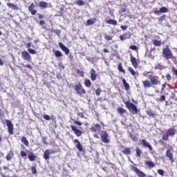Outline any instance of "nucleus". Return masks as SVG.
<instances>
[{
	"label": "nucleus",
	"mask_w": 177,
	"mask_h": 177,
	"mask_svg": "<svg viewBox=\"0 0 177 177\" xmlns=\"http://www.w3.org/2000/svg\"><path fill=\"white\" fill-rule=\"evenodd\" d=\"M28 51L29 52V53H31V55L37 54V51L32 48H28Z\"/></svg>",
	"instance_id": "obj_45"
},
{
	"label": "nucleus",
	"mask_w": 177,
	"mask_h": 177,
	"mask_svg": "<svg viewBox=\"0 0 177 177\" xmlns=\"http://www.w3.org/2000/svg\"><path fill=\"white\" fill-rule=\"evenodd\" d=\"M97 21V19L93 18L92 19H88L86 21V26H92V24H95V23Z\"/></svg>",
	"instance_id": "obj_30"
},
{
	"label": "nucleus",
	"mask_w": 177,
	"mask_h": 177,
	"mask_svg": "<svg viewBox=\"0 0 177 177\" xmlns=\"http://www.w3.org/2000/svg\"><path fill=\"white\" fill-rule=\"evenodd\" d=\"M136 151L137 157H140V155L142 154V150H140L139 148H136Z\"/></svg>",
	"instance_id": "obj_43"
},
{
	"label": "nucleus",
	"mask_w": 177,
	"mask_h": 177,
	"mask_svg": "<svg viewBox=\"0 0 177 177\" xmlns=\"http://www.w3.org/2000/svg\"><path fill=\"white\" fill-rule=\"evenodd\" d=\"M127 70H128L129 72H130L131 75H133V77H135V75H136V72H135V70H133L132 68V67H128Z\"/></svg>",
	"instance_id": "obj_38"
},
{
	"label": "nucleus",
	"mask_w": 177,
	"mask_h": 177,
	"mask_svg": "<svg viewBox=\"0 0 177 177\" xmlns=\"http://www.w3.org/2000/svg\"><path fill=\"white\" fill-rule=\"evenodd\" d=\"M74 124H75V125H78L79 127H81V125H82V123L81 122L77 120L74 121Z\"/></svg>",
	"instance_id": "obj_54"
},
{
	"label": "nucleus",
	"mask_w": 177,
	"mask_h": 177,
	"mask_svg": "<svg viewBox=\"0 0 177 177\" xmlns=\"http://www.w3.org/2000/svg\"><path fill=\"white\" fill-rule=\"evenodd\" d=\"M77 74H80L81 77H84V71H80V70L77 71Z\"/></svg>",
	"instance_id": "obj_57"
},
{
	"label": "nucleus",
	"mask_w": 177,
	"mask_h": 177,
	"mask_svg": "<svg viewBox=\"0 0 177 177\" xmlns=\"http://www.w3.org/2000/svg\"><path fill=\"white\" fill-rule=\"evenodd\" d=\"M21 142L24 143V145L26 147H28L30 146V142H28V140H27V138L23 136L21 139Z\"/></svg>",
	"instance_id": "obj_28"
},
{
	"label": "nucleus",
	"mask_w": 177,
	"mask_h": 177,
	"mask_svg": "<svg viewBox=\"0 0 177 177\" xmlns=\"http://www.w3.org/2000/svg\"><path fill=\"white\" fill-rule=\"evenodd\" d=\"M151 74V72H145L143 75L145 77H148L149 80H145L142 82L143 87L147 89V88H151V86H156L160 84V77L157 75H149Z\"/></svg>",
	"instance_id": "obj_1"
},
{
	"label": "nucleus",
	"mask_w": 177,
	"mask_h": 177,
	"mask_svg": "<svg viewBox=\"0 0 177 177\" xmlns=\"http://www.w3.org/2000/svg\"><path fill=\"white\" fill-rule=\"evenodd\" d=\"M37 16H38V19H39V20H42V19H44V15L38 13L37 14Z\"/></svg>",
	"instance_id": "obj_59"
},
{
	"label": "nucleus",
	"mask_w": 177,
	"mask_h": 177,
	"mask_svg": "<svg viewBox=\"0 0 177 177\" xmlns=\"http://www.w3.org/2000/svg\"><path fill=\"white\" fill-rule=\"evenodd\" d=\"M3 115H5V112H3V110L0 108V117H2Z\"/></svg>",
	"instance_id": "obj_58"
},
{
	"label": "nucleus",
	"mask_w": 177,
	"mask_h": 177,
	"mask_svg": "<svg viewBox=\"0 0 177 177\" xmlns=\"http://www.w3.org/2000/svg\"><path fill=\"white\" fill-rule=\"evenodd\" d=\"M153 45H154V46H161V41L157 40V39H153Z\"/></svg>",
	"instance_id": "obj_36"
},
{
	"label": "nucleus",
	"mask_w": 177,
	"mask_h": 177,
	"mask_svg": "<svg viewBox=\"0 0 177 177\" xmlns=\"http://www.w3.org/2000/svg\"><path fill=\"white\" fill-rule=\"evenodd\" d=\"M39 24H40V26H45V21L44 20H40L39 21Z\"/></svg>",
	"instance_id": "obj_61"
},
{
	"label": "nucleus",
	"mask_w": 177,
	"mask_h": 177,
	"mask_svg": "<svg viewBox=\"0 0 177 177\" xmlns=\"http://www.w3.org/2000/svg\"><path fill=\"white\" fill-rule=\"evenodd\" d=\"M165 20V15L159 17V21H164Z\"/></svg>",
	"instance_id": "obj_55"
},
{
	"label": "nucleus",
	"mask_w": 177,
	"mask_h": 177,
	"mask_svg": "<svg viewBox=\"0 0 177 177\" xmlns=\"http://www.w3.org/2000/svg\"><path fill=\"white\" fill-rule=\"evenodd\" d=\"M54 55L56 57H62V56H63V54L60 50H55Z\"/></svg>",
	"instance_id": "obj_37"
},
{
	"label": "nucleus",
	"mask_w": 177,
	"mask_h": 177,
	"mask_svg": "<svg viewBox=\"0 0 177 177\" xmlns=\"http://www.w3.org/2000/svg\"><path fill=\"white\" fill-rule=\"evenodd\" d=\"M31 171H32V174H33L34 175H36V174H37V168L35 167V166H32L31 167Z\"/></svg>",
	"instance_id": "obj_46"
},
{
	"label": "nucleus",
	"mask_w": 177,
	"mask_h": 177,
	"mask_svg": "<svg viewBox=\"0 0 177 177\" xmlns=\"http://www.w3.org/2000/svg\"><path fill=\"white\" fill-rule=\"evenodd\" d=\"M7 6L11 9H12V10H19V8L17 6L15 5V3H7Z\"/></svg>",
	"instance_id": "obj_27"
},
{
	"label": "nucleus",
	"mask_w": 177,
	"mask_h": 177,
	"mask_svg": "<svg viewBox=\"0 0 177 177\" xmlns=\"http://www.w3.org/2000/svg\"><path fill=\"white\" fill-rule=\"evenodd\" d=\"M162 55L166 60H169V59L175 58V57L174 56V54L172 53V51L171 50V48H169V47H166V48H163Z\"/></svg>",
	"instance_id": "obj_3"
},
{
	"label": "nucleus",
	"mask_w": 177,
	"mask_h": 177,
	"mask_svg": "<svg viewBox=\"0 0 177 177\" xmlns=\"http://www.w3.org/2000/svg\"><path fill=\"white\" fill-rule=\"evenodd\" d=\"M153 13H154V15H158L159 13H161V11H160V10H154Z\"/></svg>",
	"instance_id": "obj_64"
},
{
	"label": "nucleus",
	"mask_w": 177,
	"mask_h": 177,
	"mask_svg": "<svg viewBox=\"0 0 177 177\" xmlns=\"http://www.w3.org/2000/svg\"><path fill=\"white\" fill-rule=\"evenodd\" d=\"M104 39H105L106 41H111V39H113V37L111 36V35H105V36H104Z\"/></svg>",
	"instance_id": "obj_49"
},
{
	"label": "nucleus",
	"mask_w": 177,
	"mask_h": 177,
	"mask_svg": "<svg viewBox=\"0 0 177 177\" xmlns=\"http://www.w3.org/2000/svg\"><path fill=\"white\" fill-rule=\"evenodd\" d=\"M74 89L77 95H79V96H82L86 93V91H85V88L82 87V84H81V83H78L77 84L75 85Z\"/></svg>",
	"instance_id": "obj_4"
},
{
	"label": "nucleus",
	"mask_w": 177,
	"mask_h": 177,
	"mask_svg": "<svg viewBox=\"0 0 177 177\" xmlns=\"http://www.w3.org/2000/svg\"><path fill=\"white\" fill-rule=\"evenodd\" d=\"M39 6L41 9H46V8H48V3L46 1H40Z\"/></svg>",
	"instance_id": "obj_29"
},
{
	"label": "nucleus",
	"mask_w": 177,
	"mask_h": 177,
	"mask_svg": "<svg viewBox=\"0 0 177 177\" xmlns=\"http://www.w3.org/2000/svg\"><path fill=\"white\" fill-rule=\"evenodd\" d=\"M166 133L169 136H175V133H176V130H175V128H170L169 129Z\"/></svg>",
	"instance_id": "obj_20"
},
{
	"label": "nucleus",
	"mask_w": 177,
	"mask_h": 177,
	"mask_svg": "<svg viewBox=\"0 0 177 177\" xmlns=\"http://www.w3.org/2000/svg\"><path fill=\"white\" fill-rule=\"evenodd\" d=\"M20 154L21 157H27V153L24 151H21Z\"/></svg>",
	"instance_id": "obj_51"
},
{
	"label": "nucleus",
	"mask_w": 177,
	"mask_h": 177,
	"mask_svg": "<svg viewBox=\"0 0 177 177\" xmlns=\"http://www.w3.org/2000/svg\"><path fill=\"white\" fill-rule=\"evenodd\" d=\"M100 93H102V89L99 88L95 91V94L97 95V96H100Z\"/></svg>",
	"instance_id": "obj_50"
},
{
	"label": "nucleus",
	"mask_w": 177,
	"mask_h": 177,
	"mask_svg": "<svg viewBox=\"0 0 177 177\" xmlns=\"http://www.w3.org/2000/svg\"><path fill=\"white\" fill-rule=\"evenodd\" d=\"M129 138L133 142H138V138L135 136V134H132V133H129Z\"/></svg>",
	"instance_id": "obj_34"
},
{
	"label": "nucleus",
	"mask_w": 177,
	"mask_h": 177,
	"mask_svg": "<svg viewBox=\"0 0 177 177\" xmlns=\"http://www.w3.org/2000/svg\"><path fill=\"white\" fill-rule=\"evenodd\" d=\"M59 46L62 49V50H63V52H64L65 55H68V53H70V50L68 49V48H67L66 46H64V44H63V43L59 42Z\"/></svg>",
	"instance_id": "obj_17"
},
{
	"label": "nucleus",
	"mask_w": 177,
	"mask_h": 177,
	"mask_svg": "<svg viewBox=\"0 0 177 177\" xmlns=\"http://www.w3.org/2000/svg\"><path fill=\"white\" fill-rule=\"evenodd\" d=\"M145 165L148 167V168H149V169H151V168H154L156 167L154 162L151 161H146Z\"/></svg>",
	"instance_id": "obj_31"
},
{
	"label": "nucleus",
	"mask_w": 177,
	"mask_h": 177,
	"mask_svg": "<svg viewBox=\"0 0 177 177\" xmlns=\"http://www.w3.org/2000/svg\"><path fill=\"white\" fill-rule=\"evenodd\" d=\"M166 156L168 157V158L171 161V162H174L175 160L174 159V153L171 152V150L167 149L166 151Z\"/></svg>",
	"instance_id": "obj_19"
},
{
	"label": "nucleus",
	"mask_w": 177,
	"mask_h": 177,
	"mask_svg": "<svg viewBox=\"0 0 177 177\" xmlns=\"http://www.w3.org/2000/svg\"><path fill=\"white\" fill-rule=\"evenodd\" d=\"M50 32H55V34H57V35H60V33L62 32V31L59 29L57 30L53 29L50 30Z\"/></svg>",
	"instance_id": "obj_44"
},
{
	"label": "nucleus",
	"mask_w": 177,
	"mask_h": 177,
	"mask_svg": "<svg viewBox=\"0 0 177 177\" xmlns=\"http://www.w3.org/2000/svg\"><path fill=\"white\" fill-rule=\"evenodd\" d=\"M118 114H120L121 116L124 115L127 113V109H124L122 107L120 106L117 108Z\"/></svg>",
	"instance_id": "obj_24"
},
{
	"label": "nucleus",
	"mask_w": 177,
	"mask_h": 177,
	"mask_svg": "<svg viewBox=\"0 0 177 177\" xmlns=\"http://www.w3.org/2000/svg\"><path fill=\"white\" fill-rule=\"evenodd\" d=\"M71 130L74 132L75 135L80 138V136H82V132L81 130L77 129V127L74 125H71Z\"/></svg>",
	"instance_id": "obj_9"
},
{
	"label": "nucleus",
	"mask_w": 177,
	"mask_h": 177,
	"mask_svg": "<svg viewBox=\"0 0 177 177\" xmlns=\"http://www.w3.org/2000/svg\"><path fill=\"white\" fill-rule=\"evenodd\" d=\"M166 88H167V84H163L162 85L161 91H164V89H165Z\"/></svg>",
	"instance_id": "obj_63"
},
{
	"label": "nucleus",
	"mask_w": 177,
	"mask_h": 177,
	"mask_svg": "<svg viewBox=\"0 0 177 177\" xmlns=\"http://www.w3.org/2000/svg\"><path fill=\"white\" fill-rule=\"evenodd\" d=\"M122 83H123L125 91H127V92L128 91H130L131 86H129V84L127 82V80L125 79H122Z\"/></svg>",
	"instance_id": "obj_23"
},
{
	"label": "nucleus",
	"mask_w": 177,
	"mask_h": 177,
	"mask_svg": "<svg viewBox=\"0 0 177 177\" xmlns=\"http://www.w3.org/2000/svg\"><path fill=\"white\" fill-rule=\"evenodd\" d=\"M90 131L91 132H95V133L100 132V131H102V126H100V124H95L90 128Z\"/></svg>",
	"instance_id": "obj_12"
},
{
	"label": "nucleus",
	"mask_w": 177,
	"mask_h": 177,
	"mask_svg": "<svg viewBox=\"0 0 177 177\" xmlns=\"http://www.w3.org/2000/svg\"><path fill=\"white\" fill-rule=\"evenodd\" d=\"M55 153H56L55 150L50 151L49 149H46L43 155L44 160H49L50 158V154H55Z\"/></svg>",
	"instance_id": "obj_8"
},
{
	"label": "nucleus",
	"mask_w": 177,
	"mask_h": 177,
	"mask_svg": "<svg viewBox=\"0 0 177 177\" xmlns=\"http://www.w3.org/2000/svg\"><path fill=\"white\" fill-rule=\"evenodd\" d=\"M131 171L135 172V174H136V175L138 177H145L146 176V174H145V172L140 171L139 169H138V167H136L135 166L131 167Z\"/></svg>",
	"instance_id": "obj_7"
},
{
	"label": "nucleus",
	"mask_w": 177,
	"mask_h": 177,
	"mask_svg": "<svg viewBox=\"0 0 177 177\" xmlns=\"http://www.w3.org/2000/svg\"><path fill=\"white\" fill-rule=\"evenodd\" d=\"M118 70L120 71V73H122L123 74H125V69L122 67V64L119 63L118 66Z\"/></svg>",
	"instance_id": "obj_32"
},
{
	"label": "nucleus",
	"mask_w": 177,
	"mask_h": 177,
	"mask_svg": "<svg viewBox=\"0 0 177 177\" xmlns=\"http://www.w3.org/2000/svg\"><path fill=\"white\" fill-rule=\"evenodd\" d=\"M28 158L29 160V161H35V160H37V156L35 155H34V153L32 152H30V154L28 155Z\"/></svg>",
	"instance_id": "obj_26"
},
{
	"label": "nucleus",
	"mask_w": 177,
	"mask_h": 177,
	"mask_svg": "<svg viewBox=\"0 0 177 177\" xmlns=\"http://www.w3.org/2000/svg\"><path fill=\"white\" fill-rule=\"evenodd\" d=\"M6 124L9 135H13V133H15V128L13 127V123H12V121L6 120Z\"/></svg>",
	"instance_id": "obj_6"
},
{
	"label": "nucleus",
	"mask_w": 177,
	"mask_h": 177,
	"mask_svg": "<svg viewBox=\"0 0 177 177\" xmlns=\"http://www.w3.org/2000/svg\"><path fill=\"white\" fill-rule=\"evenodd\" d=\"M146 113L151 118H154V117H156V115H157V113L156 112L153 111V110H151V109H148L147 111H146Z\"/></svg>",
	"instance_id": "obj_21"
},
{
	"label": "nucleus",
	"mask_w": 177,
	"mask_h": 177,
	"mask_svg": "<svg viewBox=\"0 0 177 177\" xmlns=\"http://www.w3.org/2000/svg\"><path fill=\"white\" fill-rule=\"evenodd\" d=\"M120 28H121L123 31H125V30H127V28H128V26H120Z\"/></svg>",
	"instance_id": "obj_56"
},
{
	"label": "nucleus",
	"mask_w": 177,
	"mask_h": 177,
	"mask_svg": "<svg viewBox=\"0 0 177 177\" xmlns=\"http://www.w3.org/2000/svg\"><path fill=\"white\" fill-rule=\"evenodd\" d=\"M100 136L102 143H105V144L110 143V136H109V133H107V131H102L100 133Z\"/></svg>",
	"instance_id": "obj_5"
},
{
	"label": "nucleus",
	"mask_w": 177,
	"mask_h": 177,
	"mask_svg": "<svg viewBox=\"0 0 177 177\" xmlns=\"http://www.w3.org/2000/svg\"><path fill=\"white\" fill-rule=\"evenodd\" d=\"M90 78L91 81H96V79L97 78V73H96V71L95 69H91L90 71Z\"/></svg>",
	"instance_id": "obj_18"
},
{
	"label": "nucleus",
	"mask_w": 177,
	"mask_h": 177,
	"mask_svg": "<svg viewBox=\"0 0 177 177\" xmlns=\"http://www.w3.org/2000/svg\"><path fill=\"white\" fill-rule=\"evenodd\" d=\"M166 78L167 80V81H171V75H169V73H168L167 75H166Z\"/></svg>",
	"instance_id": "obj_60"
},
{
	"label": "nucleus",
	"mask_w": 177,
	"mask_h": 177,
	"mask_svg": "<svg viewBox=\"0 0 177 177\" xmlns=\"http://www.w3.org/2000/svg\"><path fill=\"white\" fill-rule=\"evenodd\" d=\"M22 66L24 67H27V68H29V70H32V66H31L30 64H27V65L22 64Z\"/></svg>",
	"instance_id": "obj_53"
},
{
	"label": "nucleus",
	"mask_w": 177,
	"mask_h": 177,
	"mask_svg": "<svg viewBox=\"0 0 177 177\" xmlns=\"http://www.w3.org/2000/svg\"><path fill=\"white\" fill-rule=\"evenodd\" d=\"M84 85L86 88H91V85H92V83L91 82V80L89 79L84 80Z\"/></svg>",
	"instance_id": "obj_35"
},
{
	"label": "nucleus",
	"mask_w": 177,
	"mask_h": 177,
	"mask_svg": "<svg viewBox=\"0 0 177 177\" xmlns=\"http://www.w3.org/2000/svg\"><path fill=\"white\" fill-rule=\"evenodd\" d=\"M129 49H131V50H138V48L135 45H131L130 46Z\"/></svg>",
	"instance_id": "obj_48"
},
{
	"label": "nucleus",
	"mask_w": 177,
	"mask_h": 177,
	"mask_svg": "<svg viewBox=\"0 0 177 177\" xmlns=\"http://www.w3.org/2000/svg\"><path fill=\"white\" fill-rule=\"evenodd\" d=\"M127 109H128L129 111H130L131 114L135 115L139 113L138 109V106L135 105L133 103L131 102V101L127 100L124 102Z\"/></svg>",
	"instance_id": "obj_2"
},
{
	"label": "nucleus",
	"mask_w": 177,
	"mask_h": 177,
	"mask_svg": "<svg viewBox=\"0 0 177 177\" xmlns=\"http://www.w3.org/2000/svg\"><path fill=\"white\" fill-rule=\"evenodd\" d=\"M42 142L44 143V145H48V142L46 141V138H44L42 139Z\"/></svg>",
	"instance_id": "obj_62"
},
{
	"label": "nucleus",
	"mask_w": 177,
	"mask_h": 177,
	"mask_svg": "<svg viewBox=\"0 0 177 177\" xmlns=\"http://www.w3.org/2000/svg\"><path fill=\"white\" fill-rule=\"evenodd\" d=\"M165 95H161L159 98H157V102H165Z\"/></svg>",
	"instance_id": "obj_42"
},
{
	"label": "nucleus",
	"mask_w": 177,
	"mask_h": 177,
	"mask_svg": "<svg viewBox=\"0 0 177 177\" xmlns=\"http://www.w3.org/2000/svg\"><path fill=\"white\" fill-rule=\"evenodd\" d=\"M131 35L129 33H124L120 36V41H125V39H129L131 38Z\"/></svg>",
	"instance_id": "obj_22"
},
{
	"label": "nucleus",
	"mask_w": 177,
	"mask_h": 177,
	"mask_svg": "<svg viewBox=\"0 0 177 177\" xmlns=\"http://www.w3.org/2000/svg\"><path fill=\"white\" fill-rule=\"evenodd\" d=\"M14 156L15 153H13V151L10 150L6 156V160L10 161V160H12V158L14 157Z\"/></svg>",
	"instance_id": "obj_25"
},
{
	"label": "nucleus",
	"mask_w": 177,
	"mask_h": 177,
	"mask_svg": "<svg viewBox=\"0 0 177 177\" xmlns=\"http://www.w3.org/2000/svg\"><path fill=\"white\" fill-rule=\"evenodd\" d=\"M122 153H123V154H124L125 156H130L131 154V148H125V147H124V145H122L120 147Z\"/></svg>",
	"instance_id": "obj_16"
},
{
	"label": "nucleus",
	"mask_w": 177,
	"mask_h": 177,
	"mask_svg": "<svg viewBox=\"0 0 177 177\" xmlns=\"http://www.w3.org/2000/svg\"><path fill=\"white\" fill-rule=\"evenodd\" d=\"M73 143L75 144V147L77 149V150L81 153V151H84V148L82 147V145H81V142H80V140L78 139H75L73 140Z\"/></svg>",
	"instance_id": "obj_11"
},
{
	"label": "nucleus",
	"mask_w": 177,
	"mask_h": 177,
	"mask_svg": "<svg viewBox=\"0 0 177 177\" xmlns=\"http://www.w3.org/2000/svg\"><path fill=\"white\" fill-rule=\"evenodd\" d=\"M28 11L32 15V16H35L37 15V10H35V4L34 3H32L29 7H28Z\"/></svg>",
	"instance_id": "obj_14"
},
{
	"label": "nucleus",
	"mask_w": 177,
	"mask_h": 177,
	"mask_svg": "<svg viewBox=\"0 0 177 177\" xmlns=\"http://www.w3.org/2000/svg\"><path fill=\"white\" fill-rule=\"evenodd\" d=\"M43 117L46 121H50V116L49 115H44Z\"/></svg>",
	"instance_id": "obj_52"
},
{
	"label": "nucleus",
	"mask_w": 177,
	"mask_h": 177,
	"mask_svg": "<svg viewBox=\"0 0 177 177\" xmlns=\"http://www.w3.org/2000/svg\"><path fill=\"white\" fill-rule=\"evenodd\" d=\"M160 13H167L168 12V8L167 7H162L160 8Z\"/></svg>",
	"instance_id": "obj_41"
},
{
	"label": "nucleus",
	"mask_w": 177,
	"mask_h": 177,
	"mask_svg": "<svg viewBox=\"0 0 177 177\" xmlns=\"http://www.w3.org/2000/svg\"><path fill=\"white\" fill-rule=\"evenodd\" d=\"M141 143L144 147H147L149 149V151H153V147L145 139H142L141 141Z\"/></svg>",
	"instance_id": "obj_15"
},
{
	"label": "nucleus",
	"mask_w": 177,
	"mask_h": 177,
	"mask_svg": "<svg viewBox=\"0 0 177 177\" xmlns=\"http://www.w3.org/2000/svg\"><path fill=\"white\" fill-rule=\"evenodd\" d=\"M75 3L78 6H84V5H85V2H84L82 0H77Z\"/></svg>",
	"instance_id": "obj_39"
},
{
	"label": "nucleus",
	"mask_w": 177,
	"mask_h": 177,
	"mask_svg": "<svg viewBox=\"0 0 177 177\" xmlns=\"http://www.w3.org/2000/svg\"><path fill=\"white\" fill-rule=\"evenodd\" d=\"M106 24H111L112 26H117V21L114 19H109L106 21Z\"/></svg>",
	"instance_id": "obj_33"
},
{
	"label": "nucleus",
	"mask_w": 177,
	"mask_h": 177,
	"mask_svg": "<svg viewBox=\"0 0 177 177\" xmlns=\"http://www.w3.org/2000/svg\"><path fill=\"white\" fill-rule=\"evenodd\" d=\"M158 174H159V175H160V176H164V174H165V171H164V170L160 169L158 170Z\"/></svg>",
	"instance_id": "obj_47"
},
{
	"label": "nucleus",
	"mask_w": 177,
	"mask_h": 177,
	"mask_svg": "<svg viewBox=\"0 0 177 177\" xmlns=\"http://www.w3.org/2000/svg\"><path fill=\"white\" fill-rule=\"evenodd\" d=\"M21 56L24 60H26V62H31V55H30V53H28V52L22 51Z\"/></svg>",
	"instance_id": "obj_10"
},
{
	"label": "nucleus",
	"mask_w": 177,
	"mask_h": 177,
	"mask_svg": "<svg viewBox=\"0 0 177 177\" xmlns=\"http://www.w3.org/2000/svg\"><path fill=\"white\" fill-rule=\"evenodd\" d=\"M130 62L134 67V68H138V59H136L135 57L132 54H130Z\"/></svg>",
	"instance_id": "obj_13"
},
{
	"label": "nucleus",
	"mask_w": 177,
	"mask_h": 177,
	"mask_svg": "<svg viewBox=\"0 0 177 177\" xmlns=\"http://www.w3.org/2000/svg\"><path fill=\"white\" fill-rule=\"evenodd\" d=\"M162 140L167 141V140H168V139H169V136L167 133H165L162 135Z\"/></svg>",
	"instance_id": "obj_40"
}]
</instances>
